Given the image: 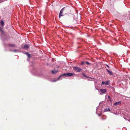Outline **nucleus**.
<instances>
[{"instance_id": "nucleus-22", "label": "nucleus", "mask_w": 130, "mask_h": 130, "mask_svg": "<svg viewBox=\"0 0 130 130\" xmlns=\"http://www.w3.org/2000/svg\"><path fill=\"white\" fill-rule=\"evenodd\" d=\"M102 119H105V118H102Z\"/></svg>"}, {"instance_id": "nucleus-12", "label": "nucleus", "mask_w": 130, "mask_h": 130, "mask_svg": "<svg viewBox=\"0 0 130 130\" xmlns=\"http://www.w3.org/2000/svg\"><path fill=\"white\" fill-rule=\"evenodd\" d=\"M110 111V110L108 108H105L104 110V111L105 112L107 111Z\"/></svg>"}, {"instance_id": "nucleus-21", "label": "nucleus", "mask_w": 130, "mask_h": 130, "mask_svg": "<svg viewBox=\"0 0 130 130\" xmlns=\"http://www.w3.org/2000/svg\"><path fill=\"white\" fill-rule=\"evenodd\" d=\"M13 51H14V52H16V51H16V50H13Z\"/></svg>"}, {"instance_id": "nucleus-18", "label": "nucleus", "mask_w": 130, "mask_h": 130, "mask_svg": "<svg viewBox=\"0 0 130 130\" xmlns=\"http://www.w3.org/2000/svg\"><path fill=\"white\" fill-rule=\"evenodd\" d=\"M10 46L12 47H14L15 46V45L14 44H12Z\"/></svg>"}, {"instance_id": "nucleus-2", "label": "nucleus", "mask_w": 130, "mask_h": 130, "mask_svg": "<svg viewBox=\"0 0 130 130\" xmlns=\"http://www.w3.org/2000/svg\"><path fill=\"white\" fill-rule=\"evenodd\" d=\"M106 91V89H101L99 90V91L100 94H103V93H105Z\"/></svg>"}, {"instance_id": "nucleus-5", "label": "nucleus", "mask_w": 130, "mask_h": 130, "mask_svg": "<svg viewBox=\"0 0 130 130\" xmlns=\"http://www.w3.org/2000/svg\"><path fill=\"white\" fill-rule=\"evenodd\" d=\"M67 75V73H64L62 75H61L56 80H54L52 81L53 82H55L57 80H59L61 77L62 76H65Z\"/></svg>"}, {"instance_id": "nucleus-10", "label": "nucleus", "mask_w": 130, "mask_h": 130, "mask_svg": "<svg viewBox=\"0 0 130 130\" xmlns=\"http://www.w3.org/2000/svg\"><path fill=\"white\" fill-rule=\"evenodd\" d=\"M29 47V46L28 45L26 44L24 46L23 48L24 49H27Z\"/></svg>"}, {"instance_id": "nucleus-19", "label": "nucleus", "mask_w": 130, "mask_h": 130, "mask_svg": "<svg viewBox=\"0 0 130 130\" xmlns=\"http://www.w3.org/2000/svg\"><path fill=\"white\" fill-rule=\"evenodd\" d=\"M84 64V62H82V65H83V64Z\"/></svg>"}, {"instance_id": "nucleus-17", "label": "nucleus", "mask_w": 130, "mask_h": 130, "mask_svg": "<svg viewBox=\"0 0 130 130\" xmlns=\"http://www.w3.org/2000/svg\"><path fill=\"white\" fill-rule=\"evenodd\" d=\"M85 62L86 63V64H87L88 65H90L91 64V63H89L87 61H85Z\"/></svg>"}, {"instance_id": "nucleus-11", "label": "nucleus", "mask_w": 130, "mask_h": 130, "mask_svg": "<svg viewBox=\"0 0 130 130\" xmlns=\"http://www.w3.org/2000/svg\"><path fill=\"white\" fill-rule=\"evenodd\" d=\"M3 27H0V31L3 34H4V32L3 30Z\"/></svg>"}, {"instance_id": "nucleus-4", "label": "nucleus", "mask_w": 130, "mask_h": 130, "mask_svg": "<svg viewBox=\"0 0 130 130\" xmlns=\"http://www.w3.org/2000/svg\"><path fill=\"white\" fill-rule=\"evenodd\" d=\"M99 108V107H97V108L96 109V113L97 114H98V116H101V109H100V111H99L100 113V114L99 113H98V110H98Z\"/></svg>"}, {"instance_id": "nucleus-8", "label": "nucleus", "mask_w": 130, "mask_h": 130, "mask_svg": "<svg viewBox=\"0 0 130 130\" xmlns=\"http://www.w3.org/2000/svg\"><path fill=\"white\" fill-rule=\"evenodd\" d=\"M106 70L109 74L110 75H112V73L111 71L107 69H106Z\"/></svg>"}, {"instance_id": "nucleus-9", "label": "nucleus", "mask_w": 130, "mask_h": 130, "mask_svg": "<svg viewBox=\"0 0 130 130\" xmlns=\"http://www.w3.org/2000/svg\"><path fill=\"white\" fill-rule=\"evenodd\" d=\"M121 103V102L120 101H119L118 102H116L114 103V105H118L120 104Z\"/></svg>"}, {"instance_id": "nucleus-7", "label": "nucleus", "mask_w": 130, "mask_h": 130, "mask_svg": "<svg viewBox=\"0 0 130 130\" xmlns=\"http://www.w3.org/2000/svg\"><path fill=\"white\" fill-rule=\"evenodd\" d=\"M109 81H107L106 82H104L103 81L102 82V85H103L104 84H105L106 85H108L109 84Z\"/></svg>"}, {"instance_id": "nucleus-1", "label": "nucleus", "mask_w": 130, "mask_h": 130, "mask_svg": "<svg viewBox=\"0 0 130 130\" xmlns=\"http://www.w3.org/2000/svg\"><path fill=\"white\" fill-rule=\"evenodd\" d=\"M73 68L74 70L78 72H80V71L82 70L81 68L76 67H73Z\"/></svg>"}, {"instance_id": "nucleus-3", "label": "nucleus", "mask_w": 130, "mask_h": 130, "mask_svg": "<svg viewBox=\"0 0 130 130\" xmlns=\"http://www.w3.org/2000/svg\"><path fill=\"white\" fill-rule=\"evenodd\" d=\"M64 7L63 8H62L60 11L59 14V18H60V17L61 16H63V15L62 14V13L63 12V11L64 10Z\"/></svg>"}, {"instance_id": "nucleus-20", "label": "nucleus", "mask_w": 130, "mask_h": 130, "mask_svg": "<svg viewBox=\"0 0 130 130\" xmlns=\"http://www.w3.org/2000/svg\"><path fill=\"white\" fill-rule=\"evenodd\" d=\"M108 99H110V96H109V95H108Z\"/></svg>"}, {"instance_id": "nucleus-24", "label": "nucleus", "mask_w": 130, "mask_h": 130, "mask_svg": "<svg viewBox=\"0 0 130 130\" xmlns=\"http://www.w3.org/2000/svg\"><path fill=\"white\" fill-rule=\"evenodd\" d=\"M114 113L115 114H116V113Z\"/></svg>"}, {"instance_id": "nucleus-14", "label": "nucleus", "mask_w": 130, "mask_h": 130, "mask_svg": "<svg viewBox=\"0 0 130 130\" xmlns=\"http://www.w3.org/2000/svg\"><path fill=\"white\" fill-rule=\"evenodd\" d=\"M25 54H26L28 57V58H29L30 57V54L28 53L27 52H26L25 53Z\"/></svg>"}, {"instance_id": "nucleus-15", "label": "nucleus", "mask_w": 130, "mask_h": 130, "mask_svg": "<svg viewBox=\"0 0 130 130\" xmlns=\"http://www.w3.org/2000/svg\"><path fill=\"white\" fill-rule=\"evenodd\" d=\"M1 24L2 26H4V21L2 20L1 21Z\"/></svg>"}, {"instance_id": "nucleus-16", "label": "nucleus", "mask_w": 130, "mask_h": 130, "mask_svg": "<svg viewBox=\"0 0 130 130\" xmlns=\"http://www.w3.org/2000/svg\"><path fill=\"white\" fill-rule=\"evenodd\" d=\"M82 75H83V76L84 77H87V78H88V77L86 75H85V74H84V73H82Z\"/></svg>"}, {"instance_id": "nucleus-13", "label": "nucleus", "mask_w": 130, "mask_h": 130, "mask_svg": "<svg viewBox=\"0 0 130 130\" xmlns=\"http://www.w3.org/2000/svg\"><path fill=\"white\" fill-rule=\"evenodd\" d=\"M58 72L57 70L55 71H52V73L53 74H54Z\"/></svg>"}, {"instance_id": "nucleus-6", "label": "nucleus", "mask_w": 130, "mask_h": 130, "mask_svg": "<svg viewBox=\"0 0 130 130\" xmlns=\"http://www.w3.org/2000/svg\"><path fill=\"white\" fill-rule=\"evenodd\" d=\"M75 74L74 73H67V76H71Z\"/></svg>"}, {"instance_id": "nucleus-23", "label": "nucleus", "mask_w": 130, "mask_h": 130, "mask_svg": "<svg viewBox=\"0 0 130 130\" xmlns=\"http://www.w3.org/2000/svg\"><path fill=\"white\" fill-rule=\"evenodd\" d=\"M107 67H109L108 66V65H107Z\"/></svg>"}]
</instances>
